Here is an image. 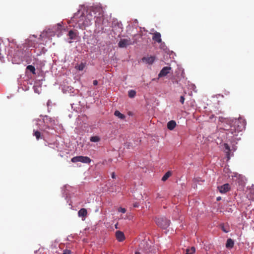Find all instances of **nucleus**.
I'll list each match as a JSON object with an SVG mask.
<instances>
[{"instance_id":"nucleus-5","label":"nucleus","mask_w":254,"mask_h":254,"mask_svg":"<svg viewBox=\"0 0 254 254\" xmlns=\"http://www.w3.org/2000/svg\"><path fill=\"white\" fill-rule=\"evenodd\" d=\"M71 161L73 163L80 162L84 163L89 164L91 160L87 156H78L72 158Z\"/></svg>"},{"instance_id":"nucleus-28","label":"nucleus","mask_w":254,"mask_h":254,"mask_svg":"<svg viewBox=\"0 0 254 254\" xmlns=\"http://www.w3.org/2000/svg\"><path fill=\"white\" fill-rule=\"evenodd\" d=\"M224 145H225V149H226L227 150H228V151H230V147L229 146V145H228L227 144H226V143H225V144H224Z\"/></svg>"},{"instance_id":"nucleus-15","label":"nucleus","mask_w":254,"mask_h":254,"mask_svg":"<svg viewBox=\"0 0 254 254\" xmlns=\"http://www.w3.org/2000/svg\"><path fill=\"white\" fill-rule=\"evenodd\" d=\"M68 36L71 40H75L77 37V33L73 30H70L68 32Z\"/></svg>"},{"instance_id":"nucleus-9","label":"nucleus","mask_w":254,"mask_h":254,"mask_svg":"<svg viewBox=\"0 0 254 254\" xmlns=\"http://www.w3.org/2000/svg\"><path fill=\"white\" fill-rule=\"evenodd\" d=\"M152 39L158 43H161L162 42L161 34L157 32H155L153 34Z\"/></svg>"},{"instance_id":"nucleus-11","label":"nucleus","mask_w":254,"mask_h":254,"mask_svg":"<svg viewBox=\"0 0 254 254\" xmlns=\"http://www.w3.org/2000/svg\"><path fill=\"white\" fill-rule=\"evenodd\" d=\"M116 237L117 239L119 242H122L125 239V237L124 233L120 231H118L116 232Z\"/></svg>"},{"instance_id":"nucleus-3","label":"nucleus","mask_w":254,"mask_h":254,"mask_svg":"<svg viewBox=\"0 0 254 254\" xmlns=\"http://www.w3.org/2000/svg\"><path fill=\"white\" fill-rule=\"evenodd\" d=\"M135 254H153L151 245L146 241H143L139 245V249Z\"/></svg>"},{"instance_id":"nucleus-7","label":"nucleus","mask_w":254,"mask_h":254,"mask_svg":"<svg viewBox=\"0 0 254 254\" xmlns=\"http://www.w3.org/2000/svg\"><path fill=\"white\" fill-rule=\"evenodd\" d=\"M217 189L221 193H225L230 190V186L229 184H225L222 186H218Z\"/></svg>"},{"instance_id":"nucleus-25","label":"nucleus","mask_w":254,"mask_h":254,"mask_svg":"<svg viewBox=\"0 0 254 254\" xmlns=\"http://www.w3.org/2000/svg\"><path fill=\"white\" fill-rule=\"evenodd\" d=\"M118 211L125 213L126 212V209L125 208L119 207L118 208Z\"/></svg>"},{"instance_id":"nucleus-2","label":"nucleus","mask_w":254,"mask_h":254,"mask_svg":"<svg viewBox=\"0 0 254 254\" xmlns=\"http://www.w3.org/2000/svg\"><path fill=\"white\" fill-rule=\"evenodd\" d=\"M246 123L241 119H234L230 122V126L229 128H225L227 131V135L232 136L237 135L238 133L242 131L245 128Z\"/></svg>"},{"instance_id":"nucleus-19","label":"nucleus","mask_w":254,"mask_h":254,"mask_svg":"<svg viewBox=\"0 0 254 254\" xmlns=\"http://www.w3.org/2000/svg\"><path fill=\"white\" fill-rule=\"evenodd\" d=\"M195 248L192 247L190 249H188L186 250V254H193L195 252Z\"/></svg>"},{"instance_id":"nucleus-21","label":"nucleus","mask_w":254,"mask_h":254,"mask_svg":"<svg viewBox=\"0 0 254 254\" xmlns=\"http://www.w3.org/2000/svg\"><path fill=\"white\" fill-rule=\"evenodd\" d=\"M136 95V92L134 90H130L128 91V95L130 98H133Z\"/></svg>"},{"instance_id":"nucleus-16","label":"nucleus","mask_w":254,"mask_h":254,"mask_svg":"<svg viewBox=\"0 0 254 254\" xmlns=\"http://www.w3.org/2000/svg\"><path fill=\"white\" fill-rule=\"evenodd\" d=\"M114 115L121 119H124L125 118V116L121 113L119 111H116L114 113Z\"/></svg>"},{"instance_id":"nucleus-20","label":"nucleus","mask_w":254,"mask_h":254,"mask_svg":"<svg viewBox=\"0 0 254 254\" xmlns=\"http://www.w3.org/2000/svg\"><path fill=\"white\" fill-rule=\"evenodd\" d=\"M171 173L170 172H169V171L167 172L162 178V180L163 181H166L169 178V177L171 176Z\"/></svg>"},{"instance_id":"nucleus-10","label":"nucleus","mask_w":254,"mask_h":254,"mask_svg":"<svg viewBox=\"0 0 254 254\" xmlns=\"http://www.w3.org/2000/svg\"><path fill=\"white\" fill-rule=\"evenodd\" d=\"M155 59V57L154 56H150L148 57H143L142 59V61L143 62H145L148 64H151L153 63Z\"/></svg>"},{"instance_id":"nucleus-33","label":"nucleus","mask_w":254,"mask_h":254,"mask_svg":"<svg viewBox=\"0 0 254 254\" xmlns=\"http://www.w3.org/2000/svg\"><path fill=\"white\" fill-rule=\"evenodd\" d=\"M221 199V197H218L217 198V200L218 201V200H220Z\"/></svg>"},{"instance_id":"nucleus-17","label":"nucleus","mask_w":254,"mask_h":254,"mask_svg":"<svg viewBox=\"0 0 254 254\" xmlns=\"http://www.w3.org/2000/svg\"><path fill=\"white\" fill-rule=\"evenodd\" d=\"M26 69L31 72L33 74H35V68L34 66L32 65H29L27 66Z\"/></svg>"},{"instance_id":"nucleus-24","label":"nucleus","mask_w":254,"mask_h":254,"mask_svg":"<svg viewBox=\"0 0 254 254\" xmlns=\"http://www.w3.org/2000/svg\"><path fill=\"white\" fill-rule=\"evenodd\" d=\"M85 64L83 63H81L80 64L78 65L77 66H76V67L79 70H83V69L85 67Z\"/></svg>"},{"instance_id":"nucleus-1","label":"nucleus","mask_w":254,"mask_h":254,"mask_svg":"<svg viewBox=\"0 0 254 254\" xmlns=\"http://www.w3.org/2000/svg\"><path fill=\"white\" fill-rule=\"evenodd\" d=\"M81 7L83 10L79 9L72 18V21L78 23L80 29L90 25L94 18H99L103 16V10L100 5H94L87 9L83 6Z\"/></svg>"},{"instance_id":"nucleus-29","label":"nucleus","mask_w":254,"mask_h":254,"mask_svg":"<svg viewBox=\"0 0 254 254\" xmlns=\"http://www.w3.org/2000/svg\"><path fill=\"white\" fill-rule=\"evenodd\" d=\"M93 84L94 85H97L98 84V81L97 80H94L93 82Z\"/></svg>"},{"instance_id":"nucleus-14","label":"nucleus","mask_w":254,"mask_h":254,"mask_svg":"<svg viewBox=\"0 0 254 254\" xmlns=\"http://www.w3.org/2000/svg\"><path fill=\"white\" fill-rule=\"evenodd\" d=\"M234 241L229 238L227 240V242L226 244V247L228 249H231L234 247Z\"/></svg>"},{"instance_id":"nucleus-18","label":"nucleus","mask_w":254,"mask_h":254,"mask_svg":"<svg viewBox=\"0 0 254 254\" xmlns=\"http://www.w3.org/2000/svg\"><path fill=\"white\" fill-rule=\"evenodd\" d=\"M33 132V135L36 137L37 140L41 138V134L40 131L34 130Z\"/></svg>"},{"instance_id":"nucleus-6","label":"nucleus","mask_w":254,"mask_h":254,"mask_svg":"<svg viewBox=\"0 0 254 254\" xmlns=\"http://www.w3.org/2000/svg\"><path fill=\"white\" fill-rule=\"evenodd\" d=\"M133 43L129 38L122 39L119 42L118 45L120 48H126L127 46L132 45Z\"/></svg>"},{"instance_id":"nucleus-22","label":"nucleus","mask_w":254,"mask_h":254,"mask_svg":"<svg viewBox=\"0 0 254 254\" xmlns=\"http://www.w3.org/2000/svg\"><path fill=\"white\" fill-rule=\"evenodd\" d=\"M90 140L91 142H98L100 140V138H99V137H98L97 136H94L91 137Z\"/></svg>"},{"instance_id":"nucleus-27","label":"nucleus","mask_w":254,"mask_h":254,"mask_svg":"<svg viewBox=\"0 0 254 254\" xmlns=\"http://www.w3.org/2000/svg\"><path fill=\"white\" fill-rule=\"evenodd\" d=\"M185 99L184 96H181L180 97V102L182 104H184L185 102Z\"/></svg>"},{"instance_id":"nucleus-23","label":"nucleus","mask_w":254,"mask_h":254,"mask_svg":"<svg viewBox=\"0 0 254 254\" xmlns=\"http://www.w3.org/2000/svg\"><path fill=\"white\" fill-rule=\"evenodd\" d=\"M221 227L222 231L225 233H228L229 232V227L225 226L224 224L221 225Z\"/></svg>"},{"instance_id":"nucleus-26","label":"nucleus","mask_w":254,"mask_h":254,"mask_svg":"<svg viewBox=\"0 0 254 254\" xmlns=\"http://www.w3.org/2000/svg\"><path fill=\"white\" fill-rule=\"evenodd\" d=\"M71 251L69 250L65 249L64 251L62 254H71Z\"/></svg>"},{"instance_id":"nucleus-12","label":"nucleus","mask_w":254,"mask_h":254,"mask_svg":"<svg viewBox=\"0 0 254 254\" xmlns=\"http://www.w3.org/2000/svg\"><path fill=\"white\" fill-rule=\"evenodd\" d=\"M176 126V123L174 120H171L167 123V128L168 129L172 130L175 128Z\"/></svg>"},{"instance_id":"nucleus-31","label":"nucleus","mask_w":254,"mask_h":254,"mask_svg":"<svg viewBox=\"0 0 254 254\" xmlns=\"http://www.w3.org/2000/svg\"><path fill=\"white\" fill-rule=\"evenodd\" d=\"M139 206V204L137 202H135L133 203V207H137Z\"/></svg>"},{"instance_id":"nucleus-34","label":"nucleus","mask_w":254,"mask_h":254,"mask_svg":"<svg viewBox=\"0 0 254 254\" xmlns=\"http://www.w3.org/2000/svg\"><path fill=\"white\" fill-rule=\"evenodd\" d=\"M211 116H212V117H210V118H212V117H213V116H213V115H212Z\"/></svg>"},{"instance_id":"nucleus-8","label":"nucleus","mask_w":254,"mask_h":254,"mask_svg":"<svg viewBox=\"0 0 254 254\" xmlns=\"http://www.w3.org/2000/svg\"><path fill=\"white\" fill-rule=\"evenodd\" d=\"M171 69L172 68L170 66L164 67L159 72L158 77H162L165 76L169 73V71L171 70Z\"/></svg>"},{"instance_id":"nucleus-30","label":"nucleus","mask_w":254,"mask_h":254,"mask_svg":"<svg viewBox=\"0 0 254 254\" xmlns=\"http://www.w3.org/2000/svg\"><path fill=\"white\" fill-rule=\"evenodd\" d=\"M111 176H112V178L113 179H115V178H116V175H115V172H113V173H112V174H111Z\"/></svg>"},{"instance_id":"nucleus-4","label":"nucleus","mask_w":254,"mask_h":254,"mask_svg":"<svg viewBox=\"0 0 254 254\" xmlns=\"http://www.w3.org/2000/svg\"><path fill=\"white\" fill-rule=\"evenodd\" d=\"M156 224L162 229H166L170 225V220L165 217H159L156 219Z\"/></svg>"},{"instance_id":"nucleus-32","label":"nucleus","mask_w":254,"mask_h":254,"mask_svg":"<svg viewBox=\"0 0 254 254\" xmlns=\"http://www.w3.org/2000/svg\"><path fill=\"white\" fill-rule=\"evenodd\" d=\"M50 128H50V127L47 126V127H45V128L44 129V130H44V131H46L47 129H50Z\"/></svg>"},{"instance_id":"nucleus-13","label":"nucleus","mask_w":254,"mask_h":254,"mask_svg":"<svg viewBox=\"0 0 254 254\" xmlns=\"http://www.w3.org/2000/svg\"><path fill=\"white\" fill-rule=\"evenodd\" d=\"M87 214V211L85 208H81L78 212L79 217H85Z\"/></svg>"}]
</instances>
